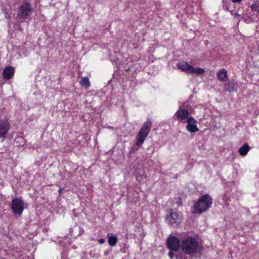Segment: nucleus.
I'll return each mask as SVG.
<instances>
[{
	"instance_id": "13",
	"label": "nucleus",
	"mask_w": 259,
	"mask_h": 259,
	"mask_svg": "<svg viewBox=\"0 0 259 259\" xmlns=\"http://www.w3.org/2000/svg\"><path fill=\"white\" fill-rule=\"evenodd\" d=\"M237 82L234 80H229L224 85V88L229 92H232L237 91Z\"/></svg>"
},
{
	"instance_id": "14",
	"label": "nucleus",
	"mask_w": 259,
	"mask_h": 259,
	"mask_svg": "<svg viewBox=\"0 0 259 259\" xmlns=\"http://www.w3.org/2000/svg\"><path fill=\"white\" fill-rule=\"evenodd\" d=\"M190 115V112L185 109H179V119L182 122L188 119Z\"/></svg>"
},
{
	"instance_id": "19",
	"label": "nucleus",
	"mask_w": 259,
	"mask_h": 259,
	"mask_svg": "<svg viewBox=\"0 0 259 259\" xmlns=\"http://www.w3.org/2000/svg\"><path fill=\"white\" fill-rule=\"evenodd\" d=\"M223 8L226 10H230V5L231 4L227 0H223Z\"/></svg>"
},
{
	"instance_id": "6",
	"label": "nucleus",
	"mask_w": 259,
	"mask_h": 259,
	"mask_svg": "<svg viewBox=\"0 0 259 259\" xmlns=\"http://www.w3.org/2000/svg\"><path fill=\"white\" fill-rule=\"evenodd\" d=\"M179 69L186 73L198 75L202 74L204 72V70L203 68L200 67L195 68L186 62L179 63Z\"/></svg>"
},
{
	"instance_id": "3",
	"label": "nucleus",
	"mask_w": 259,
	"mask_h": 259,
	"mask_svg": "<svg viewBox=\"0 0 259 259\" xmlns=\"http://www.w3.org/2000/svg\"><path fill=\"white\" fill-rule=\"evenodd\" d=\"M152 122L150 119H147L141 127L136 138L135 144L132 149L137 151L142 145L146 137L149 135L152 127Z\"/></svg>"
},
{
	"instance_id": "12",
	"label": "nucleus",
	"mask_w": 259,
	"mask_h": 259,
	"mask_svg": "<svg viewBox=\"0 0 259 259\" xmlns=\"http://www.w3.org/2000/svg\"><path fill=\"white\" fill-rule=\"evenodd\" d=\"M218 79L222 82L226 81L228 78V72L226 69L222 68L217 74Z\"/></svg>"
},
{
	"instance_id": "1",
	"label": "nucleus",
	"mask_w": 259,
	"mask_h": 259,
	"mask_svg": "<svg viewBox=\"0 0 259 259\" xmlns=\"http://www.w3.org/2000/svg\"><path fill=\"white\" fill-rule=\"evenodd\" d=\"M213 199L208 194L202 195L193 206V213L201 214L208 209L212 204Z\"/></svg>"
},
{
	"instance_id": "21",
	"label": "nucleus",
	"mask_w": 259,
	"mask_h": 259,
	"mask_svg": "<svg viewBox=\"0 0 259 259\" xmlns=\"http://www.w3.org/2000/svg\"><path fill=\"white\" fill-rule=\"evenodd\" d=\"M98 242L100 244H103L105 242V240L103 238H101L98 240Z\"/></svg>"
},
{
	"instance_id": "10",
	"label": "nucleus",
	"mask_w": 259,
	"mask_h": 259,
	"mask_svg": "<svg viewBox=\"0 0 259 259\" xmlns=\"http://www.w3.org/2000/svg\"><path fill=\"white\" fill-rule=\"evenodd\" d=\"M178 220V215L176 212H171L169 215L166 218V221L167 223L170 225H174L175 226H177L178 225V224L177 223Z\"/></svg>"
},
{
	"instance_id": "2",
	"label": "nucleus",
	"mask_w": 259,
	"mask_h": 259,
	"mask_svg": "<svg viewBox=\"0 0 259 259\" xmlns=\"http://www.w3.org/2000/svg\"><path fill=\"white\" fill-rule=\"evenodd\" d=\"M199 243L196 236H188L182 241L181 248L184 253L193 254L197 252Z\"/></svg>"
},
{
	"instance_id": "9",
	"label": "nucleus",
	"mask_w": 259,
	"mask_h": 259,
	"mask_svg": "<svg viewBox=\"0 0 259 259\" xmlns=\"http://www.w3.org/2000/svg\"><path fill=\"white\" fill-rule=\"evenodd\" d=\"M10 128V124L7 121L0 120V138H5Z\"/></svg>"
},
{
	"instance_id": "22",
	"label": "nucleus",
	"mask_w": 259,
	"mask_h": 259,
	"mask_svg": "<svg viewBox=\"0 0 259 259\" xmlns=\"http://www.w3.org/2000/svg\"><path fill=\"white\" fill-rule=\"evenodd\" d=\"M174 116L178 118V110L176 112Z\"/></svg>"
},
{
	"instance_id": "11",
	"label": "nucleus",
	"mask_w": 259,
	"mask_h": 259,
	"mask_svg": "<svg viewBox=\"0 0 259 259\" xmlns=\"http://www.w3.org/2000/svg\"><path fill=\"white\" fill-rule=\"evenodd\" d=\"M14 68L12 66L6 67L3 71V77L6 79L11 78L14 74Z\"/></svg>"
},
{
	"instance_id": "20",
	"label": "nucleus",
	"mask_w": 259,
	"mask_h": 259,
	"mask_svg": "<svg viewBox=\"0 0 259 259\" xmlns=\"http://www.w3.org/2000/svg\"><path fill=\"white\" fill-rule=\"evenodd\" d=\"M172 251H173V250H171V251H170L169 252V253H168V256H169V257L171 259L173 258H174V253H173Z\"/></svg>"
},
{
	"instance_id": "24",
	"label": "nucleus",
	"mask_w": 259,
	"mask_h": 259,
	"mask_svg": "<svg viewBox=\"0 0 259 259\" xmlns=\"http://www.w3.org/2000/svg\"><path fill=\"white\" fill-rule=\"evenodd\" d=\"M181 199L179 198V205L181 204Z\"/></svg>"
},
{
	"instance_id": "16",
	"label": "nucleus",
	"mask_w": 259,
	"mask_h": 259,
	"mask_svg": "<svg viewBox=\"0 0 259 259\" xmlns=\"http://www.w3.org/2000/svg\"><path fill=\"white\" fill-rule=\"evenodd\" d=\"M108 242L111 246L115 245L117 242V238L116 236L112 235V234H109L107 235Z\"/></svg>"
},
{
	"instance_id": "18",
	"label": "nucleus",
	"mask_w": 259,
	"mask_h": 259,
	"mask_svg": "<svg viewBox=\"0 0 259 259\" xmlns=\"http://www.w3.org/2000/svg\"><path fill=\"white\" fill-rule=\"evenodd\" d=\"M251 10L259 13V1H255L250 6Z\"/></svg>"
},
{
	"instance_id": "17",
	"label": "nucleus",
	"mask_w": 259,
	"mask_h": 259,
	"mask_svg": "<svg viewBox=\"0 0 259 259\" xmlns=\"http://www.w3.org/2000/svg\"><path fill=\"white\" fill-rule=\"evenodd\" d=\"M81 85L85 87L86 89L90 86V82L88 77H81L79 81Z\"/></svg>"
},
{
	"instance_id": "4",
	"label": "nucleus",
	"mask_w": 259,
	"mask_h": 259,
	"mask_svg": "<svg viewBox=\"0 0 259 259\" xmlns=\"http://www.w3.org/2000/svg\"><path fill=\"white\" fill-rule=\"evenodd\" d=\"M33 11V8L29 2L22 4L18 9V17L23 20L29 18Z\"/></svg>"
},
{
	"instance_id": "25",
	"label": "nucleus",
	"mask_w": 259,
	"mask_h": 259,
	"mask_svg": "<svg viewBox=\"0 0 259 259\" xmlns=\"http://www.w3.org/2000/svg\"><path fill=\"white\" fill-rule=\"evenodd\" d=\"M179 248L180 247V245L179 246Z\"/></svg>"
},
{
	"instance_id": "8",
	"label": "nucleus",
	"mask_w": 259,
	"mask_h": 259,
	"mask_svg": "<svg viewBox=\"0 0 259 259\" xmlns=\"http://www.w3.org/2000/svg\"><path fill=\"white\" fill-rule=\"evenodd\" d=\"M167 247L171 250H178V238L170 234L166 240Z\"/></svg>"
},
{
	"instance_id": "5",
	"label": "nucleus",
	"mask_w": 259,
	"mask_h": 259,
	"mask_svg": "<svg viewBox=\"0 0 259 259\" xmlns=\"http://www.w3.org/2000/svg\"><path fill=\"white\" fill-rule=\"evenodd\" d=\"M11 208L15 215L20 217L24 210V203L20 198H14L12 201Z\"/></svg>"
},
{
	"instance_id": "7",
	"label": "nucleus",
	"mask_w": 259,
	"mask_h": 259,
	"mask_svg": "<svg viewBox=\"0 0 259 259\" xmlns=\"http://www.w3.org/2000/svg\"><path fill=\"white\" fill-rule=\"evenodd\" d=\"M183 123H187L186 128L188 131L191 133H195L199 131V128L197 126V121L193 117H189Z\"/></svg>"
},
{
	"instance_id": "23",
	"label": "nucleus",
	"mask_w": 259,
	"mask_h": 259,
	"mask_svg": "<svg viewBox=\"0 0 259 259\" xmlns=\"http://www.w3.org/2000/svg\"><path fill=\"white\" fill-rule=\"evenodd\" d=\"M233 3H238L241 1V0H232Z\"/></svg>"
},
{
	"instance_id": "15",
	"label": "nucleus",
	"mask_w": 259,
	"mask_h": 259,
	"mask_svg": "<svg viewBox=\"0 0 259 259\" xmlns=\"http://www.w3.org/2000/svg\"><path fill=\"white\" fill-rule=\"evenodd\" d=\"M250 149V147L247 143H245L243 144L239 149V153L242 156H245L247 155Z\"/></svg>"
}]
</instances>
